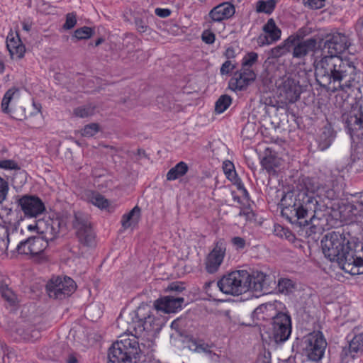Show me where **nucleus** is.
Instances as JSON below:
<instances>
[{
  "instance_id": "obj_1",
  "label": "nucleus",
  "mask_w": 363,
  "mask_h": 363,
  "mask_svg": "<svg viewBox=\"0 0 363 363\" xmlns=\"http://www.w3.org/2000/svg\"><path fill=\"white\" fill-rule=\"evenodd\" d=\"M304 186L305 189L298 193L293 205L287 202L288 198L291 199V194L282 197L281 203L284 207L281 215L291 223L298 222L300 226L304 227L309 224L315 225V221L324 219L329 211L327 204L318 201L314 194L317 193L318 196H323L329 200L335 199L337 195L333 189L320 184L314 179H306Z\"/></svg>"
},
{
  "instance_id": "obj_2",
  "label": "nucleus",
  "mask_w": 363,
  "mask_h": 363,
  "mask_svg": "<svg viewBox=\"0 0 363 363\" xmlns=\"http://www.w3.org/2000/svg\"><path fill=\"white\" fill-rule=\"evenodd\" d=\"M340 49L333 33L325 35L321 48V55L314 60L315 76L318 84L327 89L343 74L356 70L355 57H341Z\"/></svg>"
},
{
  "instance_id": "obj_3",
  "label": "nucleus",
  "mask_w": 363,
  "mask_h": 363,
  "mask_svg": "<svg viewBox=\"0 0 363 363\" xmlns=\"http://www.w3.org/2000/svg\"><path fill=\"white\" fill-rule=\"evenodd\" d=\"M141 349L135 338L123 337L109 348L107 363H136Z\"/></svg>"
},
{
  "instance_id": "obj_4",
  "label": "nucleus",
  "mask_w": 363,
  "mask_h": 363,
  "mask_svg": "<svg viewBox=\"0 0 363 363\" xmlns=\"http://www.w3.org/2000/svg\"><path fill=\"white\" fill-rule=\"evenodd\" d=\"M323 252L330 261H337L342 269L345 257L350 250L349 242L337 232L327 233L321 240Z\"/></svg>"
},
{
  "instance_id": "obj_5",
  "label": "nucleus",
  "mask_w": 363,
  "mask_h": 363,
  "mask_svg": "<svg viewBox=\"0 0 363 363\" xmlns=\"http://www.w3.org/2000/svg\"><path fill=\"white\" fill-rule=\"evenodd\" d=\"M217 286L224 294L239 295L249 290L250 273L246 270L234 271L224 275Z\"/></svg>"
},
{
  "instance_id": "obj_6",
  "label": "nucleus",
  "mask_w": 363,
  "mask_h": 363,
  "mask_svg": "<svg viewBox=\"0 0 363 363\" xmlns=\"http://www.w3.org/2000/svg\"><path fill=\"white\" fill-rule=\"evenodd\" d=\"M291 333V316L287 313L279 311L277 315L272 320L269 337L275 343H283L289 339Z\"/></svg>"
},
{
  "instance_id": "obj_7",
  "label": "nucleus",
  "mask_w": 363,
  "mask_h": 363,
  "mask_svg": "<svg viewBox=\"0 0 363 363\" xmlns=\"http://www.w3.org/2000/svg\"><path fill=\"white\" fill-rule=\"evenodd\" d=\"M74 281L68 277H52L46 285V290L50 298L65 299L70 296L76 290Z\"/></svg>"
},
{
  "instance_id": "obj_8",
  "label": "nucleus",
  "mask_w": 363,
  "mask_h": 363,
  "mask_svg": "<svg viewBox=\"0 0 363 363\" xmlns=\"http://www.w3.org/2000/svg\"><path fill=\"white\" fill-rule=\"evenodd\" d=\"M72 225L81 244L88 247L94 244L95 235L88 214L80 211L74 213Z\"/></svg>"
},
{
  "instance_id": "obj_9",
  "label": "nucleus",
  "mask_w": 363,
  "mask_h": 363,
  "mask_svg": "<svg viewBox=\"0 0 363 363\" xmlns=\"http://www.w3.org/2000/svg\"><path fill=\"white\" fill-rule=\"evenodd\" d=\"M355 66L356 70H351L350 73L343 74L344 75L337 78L326 90L331 92L347 91L352 88H357L361 83H363V65L359 60Z\"/></svg>"
},
{
  "instance_id": "obj_10",
  "label": "nucleus",
  "mask_w": 363,
  "mask_h": 363,
  "mask_svg": "<svg viewBox=\"0 0 363 363\" xmlns=\"http://www.w3.org/2000/svg\"><path fill=\"white\" fill-rule=\"evenodd\" d=\"M327 342L321 333H310L302 341L303 350L308 358L318 362L323 357Z\"/></svg>"
},
{
  "instance_id": "obj_11",
  "label": "nucleus",
  "mask_w": 363,
  "mask_h": 363,
  "mask_svg": "<svg viewBox=\"0 0 363 363\" xmlns=\"http://www.w3.org/2000/svg\"><path fill=\"white\" fill-rule=\"evenodd\" d=\"M141 311V308H139L138 311H133L128 314H121L118 318V324L121 325H127V328L125 330L126 332L131 334V337H129L128 335H121L120 340L123 337H126L127 338H135L136 341L138 342L137 340L138 336H141L143 333H145V328L143 327V318H139V312Z\"/></svg>"
},
{
  "instance_id": "obj_12",
  "label": "nucleus",
  "mask_w": 363,
  "mask_h": 363,
  "mask_svg": "<svg viewBox=\"0 0 363 363\" xmlns=\"http://www.w3.org/2000/svg\"><path fill=\"white\" fill-rule=\"evenodd\" d=\"M16 202L27 218H37L45 211V204L36 196L23 195L16 199Z\"/></svg>"
},
{
  "instance_id": "obj_13",
  "label": "nucleus",
  "mask_w": 363,
  "mask_h": 363,
  "mask_svg": "<svg viewBox=\"0 0 363 363\" xmlns=\"http://www.w3.org/2000/svg\"><path fill=\"white\" fill-rule=\"evenodd\" d=\"M342 118L351 137L360 139L363 143V112L361 108L352 107Z\"/></svg>"
},
{
  "instance_id": "obj_14",
  "label": "nucleus",
  "mask_w": 363,
  "mask_h": 363,
  "mask_svg": "<svg viewBox=\"0 0 363 363\" xmlns=\"http://www.w3.org/2000/svg\"><path fill=\"white\" fill-rule=\"evenodd\" d=\"M342 269L352 275L363 274V243L357 245L354 250L350 247L345 257Z\"/></svg>"
},
{
  "instance_id": "obj_15",
  "label": "nucleus",
  "mask_w": 363,
  "mask_h": 363,
  "mask_svg": "<svg viewBox=\"0 0 363 363\" xmlns=\"http://www.w3.org/2000/svg\"><path fill=\"white\" fill-rule=\"evenodd\" d=\"M48 242L43 237L38 235L21 240L16 246V250L19 254L35 256L43 252L48 247Z\"/></svg>"
},
{
  "instance_id": "obj_16",
  "label": "nucleus",
  "mask_w": 363,
  "mask_h": 363,
  "mask_svg": "<svg viewBox=\"0 0 363 363\" xmlns=\"http://www.w3.org/2000/svg\"><path fill=\"white\" fill-rule=\"evenodd\" d=\"M279 94L286 102L294 103L299 99L301 92L298 82L291 77H284L278 84Z\"/></svg>"
},
{
  "instance_id": "obj_17",
  "label": "nucleus",
  "mask_w": 363,
  "mask_h": 363,
  "mask_svg": "<svg viewBox=\"0 0 363 363\" xmlns=\"http://www.w3.org/2000/svg\"><path fill=\"white\" fill-rule=\"evenodd\" d=\"M281 303L278 301L269 302L259 305L252 313V318L256 324L261 321L272 320L279 313Z\"/></svg>"
},
{
  "instance_id": "obj_18",
  "label": "nucleus",
  "mask_w": 363,
  "mask_h": 363,
  "mask_svg": "<svg viewBox=\"0 0 363 363\" xmlns=\"http://www.w3.org/2000/svg\"><path fill=\"white\" fill-rule=\"evenodd\" d=\"M225 250V242L222 240H218L206 258V269L208 273L213 274L218 271L223 262Z\"/></svg>"
},
{
  "instance_id": "obj_19",
  "label": "nucleus",
  "mask_w": 363,
  "mask_h": 363,
  "mask_svg": "<svg viewBox=\"0 0 363 363\" xmlns=\"http://www.w3.org/2000/svg\"><path fill=\"white\" fill-rule=\"evenodd\" d=\"M21 218L13 223L10 222L6 228V235L4 237V242H5L4 248L1 250V253L5 252L9 250V247H16L17 245L21 241L25 240L23 238V229L19 228Z\"/></svg>"
},
{
  "instance_id": "obj_20",
  "label": "nucleus",
  "mask_w": 363,
  "mask_h": 363,
  "mask_svg": "<svg viewBox=\"0 0 363 363\" xmlns=\"http://www.w3.org/2000/svg\"><path fill=\"white\" fill-rule=\"evenodd\" d=\"M317 40L311 38L305 40H296L291 45V55L294 58L303 59L317 48Z\"/></svg>"
},
{
  "instance_id": "obj_21",
  "label": "nucleus",
  "mask_w": 363,
  "mask_h": 363,
  "mask_svg": "<svg viewBox=\"0 0 363 363\" xmlns=\"http://www.w3.org/2000/svg\"><path fill=\"white\" fill-rule=\"evenodd\" d=\"M363 352V333L355 335L349 342L348 347L342 349L340 357L342 363H348L350 359L355 358L359 353Z\"/></svg>"
},
{
  "instance_id": "obj_22",
  "label": "nucleus",
  "mask_w": 363,
  "mask_h": 363,
  "mask_svg": "<svg viewBox=\"0 0 363 363\" xmlns=\"http://www.w3.org/2000/svg\"><path fill=\"white\" fill-rule=\"evenodd\" d=\"M184 301V298L182 297L167 296L156 300L154 305L157 310L170 313L181 309Z\"/></svg>"
},
{
  "instance_id": "obj_23",
  "label": "nucleus",
  "mask_w": 363,
  "mask_h": 363,
  "mask_svg": "<svg viewBox=\"0 0 363 363\" xmlns=\"http://www.w3.org/2000/svg\"><path fill=\"white\" fill-rule=\"evenodd\" d=\"M235 13L234 5L228 1L223 2L213 8L209 12V16L214 22H220L230 18Z\"/></svg>"
},
{
  "instance_id": "obj_24",
  "label": "nucleus",
  "mask_w": 363,
  "mask_h": 363,
  "mask_svg": "<svg viewBox=\"0 0 363 363\" xmlns=\"http://www.w3.org/2000/svg\"><path fill=\"white\" fill-rule=\"evenodd\" d=\"M269 277L262 272L255 271L250 274V286L249 290L267 291L270 286Z\"/></svg>"
},
{
  "instance_id": "obj_25",
  "label": "nucleus",
  "mask_w": 363,
  "mask_h": 363,
  "mask_svg": "<svg viewBox=\"0 0 363 363\" xmlns=\"http://www.w3.org/2000/svg\"><path fill=\"white\" fill-rule=\"evenodd\" d=\"M65 224L60 219H51L45 223V228L42 230L43 235L42 237L49 241L54 240L59 235L61 230L65 228Z\"/></svg>"
},
{
  "instance_id": "obj_26",
  "label": "nucleus",
  "mask_w": 363,
  "mask_h": 363,
  "mask_svg": "<svg viewBox=\"0 0 363 363\" xmlns=\"http://www.w3.org/2000/svg\"><path fill=\"white\" fill-rule=\"evenodd\" d=\"M6 47L12 58L21 59L26 52L25 45L16 33V36L13 33H9L6 40Z\"/></svg>"
},
{
  "instance_id": "obj_27",
  "label": "nucleus",
  "mask_w": 363,
  "mask_h": 363,
  "mask_svg": "<svg viewBox=\"0 0 363 363\" xmlns=\"http://www.w3.org/2000/svg\"><path fill=\"white\" fill-rule=\"evenodd\" d=\"M189 347L192 351H194L195 352H198V353L203 352V353L208 355V357L212 360L218 359L219 357L218 354H216L215 352H213L211 350L212 345H211L208 343H206L203 340H194L191 342V345L189 346Z\"/></svg>"
},
{
  "instance_id": "obj_28",
  "label": "nucleus",
  "mask_w": 363,
  "mask_h": 363,
  "mask_svg": "<svg viewBox=\"0 0 363 363\" xmlns=\"http://www.w3.org/2000/svg\"><path fill=\"white\" fill-rule=\"evenodd\" d=\"M263 31L270 38V42H268L269 44L277 41L281 38V31L276 25L273 18H269L267 21V23L263 26Z\"/></svg>"
},
{
  "instance_id": "obj_29",
  "label": "nucleus",
  "mask_w": 363,
  "mask_h": 363,
  "mask_svg": "<svg viewBox=\"0 0 363 363\" xmlns=\"http://www.w3.org/2000/svg\"><path fill=\"white\" fill-rule=\"evenodd\" d=\"M189 170V167L184 162H179L171 168L167 174V181H174L184 176Z\"/></svg>"
},
{
  "instance_id": "obj_30",
  "label": "nucleus",
  "mask_w": 363,
  "mask_h": 363,
  "mask_svg": "<svg viewBox=\"0 0 363 363\" xmlns=\"http://www.w3.org/2000/svg\"><path fill=\"white\" fill-rule=\"evenodd\" d=\"M292 38H286L281 44L272 48L269 52V58H279L291 52Z\"/></svg>"
},
{
  "instance_id": "obj_31",
  "label": "nucleus",
  "mask_w": 363,
  "mask_h": 363,
  "mask_svg": "<svg viewBox=\"0 0 363 363\" xmlns=\"http://www.w3.org/2000/svg\"><path fill=\"white\" fill-rule=\"evenodd\" d=\"M333 139L334 136L330 129L327 128H323L317 140L318 148L321 151L325 150L330 146Z\"/></svg>"
},
{
  "instance_id": "obj_32",
  "label": "nucleus",
  "mask_w": 363,
  "mask_h": 363,
  "mask_svg": "<svg viewBox=\"0 0 363 363\" xmlns=\"http://www.w3.org/2000/svg\"><path fill=\"white\" fill-rule=\"evenodd\" d=\"M19 95V89L16 87H12L7 90L1 101V108L4 113H10L9 104L13 99H18Z\"/></svg>"
},
{
  "instance_id": "obj_33",
  "label": "nucleus",
  "mask_w": 363,
  "mask_h": 363,
  "mask_svg": "<svg viewBox=\"0 0 363 363\" xmlns=\"http://www.w3.org/2000/svg\"><path fill=\"white\" fill-rule=\"evenodd\" d=\"M140 214V208L135 206L128 213L125 214L122 217V226L126 229L131 226L133 223H137Z\"/></svg>"
},
{
  "instance_id": "obj_34",
  "label": "nucleus",
  "mask_w": 363,
  "mask_h": 363,
  "mask_svg": "<svg viewBox=\"0 0 363 363\" xmlns=\"http://www.w3.org/2000/svg\"><path fill=\"white\" fill-rule=\"evenodd\" d=\"M248 82L242 76L235 72L229 82V87L233 91H242L249 85Z\"/></svg>"
},
{
  "instance_id": "obj_35",
  "label": "nucleus",
  "mask_w": 363,
  "mask_h": 363,
  "mask_svg": "<svg viewBox=\"0 0 363 363\" xmlns=\"http://www.w3.org/2000/svg\"><path fill=\"white\" fill-rule=\"evenodd\" d=\"M277 4L275 0H259L256 3V11L271 14L274 11Z\"/></svg>"
},
{
  "instance_id": "obj_36",
  "label": "nucleus",
  "mask_w": 363,
  "mask_h": 363,
  "mask_svg": "<svg viewBox=\"0 0 363 363\" xmlns=\"http://www.w3.org/2000/svg\"><path fill=\"white\" fill-rule=\"evenodd\" d=\"M295 283L293 280L287 278H281L277 283V289L279 293L289 294L295 289Z\"/></svg>"
},
{
  "instance_id": "obj_37",
  "label": "nucleus",
  "mask_w": 363,
  "mask_h": 363,
  "mask_svg": "<svg viewBox=\"0 0 363 363\" xmlns=\"http://www.w3.org/2000/svg\"><path fill=\"white\" fill-rule=\"evenodd\" d=\"M0 292L2 298L11 306H14L18 302L17 296L7 284L3 283L0 284Z\"/></svg>"
},
{
  "instance_id": "obj_38",
  "label": "nucleus",
  "mask_w": 363,
  "mask_h": 363,
  "mask_svg": "<svg viewBox=\"0 0 363 363\" xmlns=\"http://www.w3.org/2000/svg\"><path fill=\"white\" fill-rule=\"evenodd\" d=\"M341 53L345 51L351 45L350 39L347 35L342 33H332Z\"/></svg>"
},
{
  "instance_id": "obj_39",
  "label": "nucleus",
  "mask_w": 363,
  "mask_h": 363,
  "mask_svg": "<svg viewBox=\"0 0 363 363\" xmlns=\"http://www.w3.org/2000/svg\"><path fill=\"white\" fill-rule=\"evenodd\" d=\"M232 99L230 96L224 94L220 96L215 104V111L220 114L223 113L231 104Z\"/></svg>"
},
{
  "instance_id": "obj_40",
  "label": "nucleus",
  "mask_w": 363,
  "mask_h": 363,
  "mask_svg": "<svg viewBox=\"0 0 363 363\" xmlns=\"http://www.w3.org/2000/svg\"><path fill=\"white\" fill-rule=\"evenodd\" d=\"M89 201L101 209L106 208L108 206V201L98 192L91 193Z\"/></svg>"
},
{
  "instance_id": "obj_41",
  "label": "nucleus",
  "mask_w": 363,
  "mask_h": 363,
  "mask_svg": "<svg viewBox=\"0 0 363 363\" xmlns=\"http://www.w3.org/2000/svg\"><path fill=\"white\" fill-rule=\"evenodd\" d=\"M94 106L91 105H86L79 106L74 109V115L79 118H86L94 115Z\"/></svg>"
},
{
  "instance_id": "obj_42",
  "label": "nucleus",
  "mask_w": 363,
  "mask_h": 363,
  "mask_svg": "<svg viewBox=\"0 0 363 363\" xmlns=\"http://www.w3.org/2000/svg\"><path fill=\"white\" fill-rule=\"evenodd\" d=\"M94 34V30L90 27L84 26L74 31V37L77 40L90 38Z\"/></svg>"
},
{
  "instance_id": "obj_43",
  "label": "nucleus",
  "mask_w": 363,
  "mask_h": 363,
  "mask_svg": "<svg viewBox=\"0 0 363 363\" xmlns=\"http://www.w3.org/2000/svg\"><path fill=\"white\" fill-rule=\"evenodd\" d=\"M312 33V30L308 27H303L297 30V32L288 37L291 39V43H294L296 40H304L303 38L310 35Z\"/></svg>"
},
{
  "instance_id": "obj_44",
  "label": "nucleus",
  "mask_w": 363,
  "mask_h": 363,
  "mask_svg": "<svg viewBox=\"0 0 363 363\" xmlns=\"http://www.w3.org/2000/svg\"><path fill=\"white\" fill-rule=\"evenodd\" d=\"M99 131V125L98 123H92L86 125L82 130V135L84 137H92Z\"/></svg>"
},
{
  "instance_id": "obj_45",
  "label": "nucleus",
  "mask_w": 363,
  "mask_h": 363,
  "mask_svg": "<svg viewBox=\"0 0 363 363\" xmlns=\"http://www.w3.org/2000/svg\"><path fill=\"white\" fill-rule=\"evenodd\" d=\"M257 53L255 52H249L243 57L242 62V67L246 68H252V65L257 62Z\"/></svg>"
},
{
  "instance_id": "obj_46",
  "label": "nucleus",
  "mask_w": 363,
  "mask_h": 363,
  "mask_svg": "<svg viewBox=\"0 0 363 363\" xmlns=\"http://www.w3.org/2000/svg\"><path fill=\"white\" fill-rule=\"evenodd\" d=\"M240 76H242L250 84L256 79V74L252 68H246L242 67L240 71L236 72Z\"/></svg>"
},
{
  "instance_id": "obj_47",
  "label": "nucleus",
  "mask_w": 363,
  "mask_h": 363,
  "mask_svg": "<svg viewBox=\"0 0 363 363\" xmlns=\"http://www.w3.org/2000/svg\"><path fill=\"white\" fill-rule=\"evenodd\" d=\"M264 168L269 172H275L274 167L278 165L276 159L273 157H266L262 161Z\"/></svg>"
},
{
  "instance_id": "obj_48",
  "label": "nucleus",
  "mask_w": 363,
  "mask_h": 363,
  "mask_svg": "<svg viewBox=\"0 0 363 363\" xmlns=\"http://www.w3.org/2000/svg\"><path fill=\"white\" fill-rule=\"evenodd\" d=\"M17 332L25 340H32L33 339H37L39 336V332L36 330L28 331V330H23L19 328L17 330Z\"/></svg>"
},
{
  "instance_id": "obj_49",
  "label": "nucleus",
  "mask_w": 363,
  "mask_h": 363,
  "mask_svg": "<svg viewBox=\"0 0 363 363\" xmlns=\"http://www.w3.org/2000/svg\"><path fill=\"white\" fill-rule=\"evenodd\" d=\"M77 23V16L74 13H69L66 15V21L63 25V28L69 30L74 27Z\"/></svg>"
},
{
  "instance_id": "obj_50",
  "label": "nucleus",
  "mask_w": 363,
  "mask_h": 363,
  "mask_svg": "<svg viewBox=\"0 0 363 363\" xmlns=\"http://www.w3.org/2000/svg\"><path fill=\"white\" fill-rule=\"evenodd\" d=\"M135 25L137 30L140 33H145L149 29L147 22L140 18H136L135 19Z\"/></svg>"
},
{
  "instance_id": "obj_51",
  "label": "nucleus",
  "mask_w": 363,
  "mask_h": 363,
  "mask_svg": "<svg viewBox=\"0 0 363 363\" xmlns=\"http://www.w3.org/2000/svg\"><path fill=\"white\" fill-rule=\"evenodd\" d=\"M154 318L150 315L143 318V327L145 332L150 333L155 330L153 326Z\"/></svg>"
},
{
  "instance_id": "obj_52",
  "label": "nucleus",
  "mask_w": 363,
  "mask_h": 363,
  "mask_svg": "<svg viewBox=\"0 0 363 363\" xmlns=\"http://www.w3.org/2000/svg\"><path fill=\"white\" fill-rule=\"evenodd\" d=\"M201 39L206 44H212L215 41L216 36L213 32L206 30L201 35Z\"/></svg>"
},
{
  "instance_id": "obj_53",
  "label": "nucleus",
  "mask_w": 363,
  "mask_h": 363,
  "mask_svg": "<svg viewBox=\"0 0 363 363\" xmlns=\"http://www.w3.org/2000/svg\"><path fill=\"white\" fill-rule=\"evenodd\" d=\"M325 0H303V4L306 6H308L311 9H320L324 4L323 2Z\"/></svg>"
},
{
  "instance_id": "obj_54",
  "label": "nucleus",
  "mask_w": 363,
  "mask_h": 363,
  "mask_svg": "<svg viewBox=\"0 0 363 363\" xmlns=\"http://www.w3.org/2000/svg\"><path fill=\"white\" fill-rule=\"evenodd\" d=\"M8 189L7 182L0 177V203L6 199Z\"/></svg>"
},
{
  "instance_id": "obj_55",
  "label": "nucleus",
  "mask_w": 363,
  "mask_h": 363,
  "mask_svg": "<svg viewBox=\"0 0 363 363\" xmlns=\"http://www.w3.org/2000/svg\"><path fill=\"white\" fill-rule=\"evenodd\" d=\"M0 167L6 169H18V164L13 160H6L0 161Z\"/></svg>"
},
{
  "instance_id": "obj_56",
  "label": "nucleus",
  "mask_w": 363,
  "mask_h": 363,
  "mask_svg": "<svg viewBox=\"0 0 363 363\" xmlns=\"http://www.w3.org/2000/svg\"><path fill=\"white\" fill-rule=\"evenodd\" d=\"M235 68V66L232 64L231 61L227 60L225 61L220 67V74H229L233 69Z\"/></svg>"
},
{
  "instance_id": "obj_57",
  "label": "nucleus",
  "mask_w": 363,
  "mask_h": 363,
  "mask_svg": "<svg viewBox=\"0 0 363 363\" xmlns=\"http://www.w3.org/2000/svg\"><path fill=\"white\" fill-rule=\"evenodd\" d=\"M223 171L228 177H230L234 172V164L230 161L223 162Z\"/></svg>"
},
{
  "instance_id": "obj_58",
  "label": "nucleus",
  "mask_w": 363,
  "mask_h": 363,
  "mask_svg": "<svg viewBox=\"0 0 363 363\" xmlns=\"http://www.w3.org/2000/svg\"><path fill=\"white\" fill-rule=\"evenodd\" d=\"M184 286H183V284L181 282H173L171 283L168 287L167 290L170 291H177V292H181L184 289Z\"/></svg>"
},
{
  "instance_id": "obj_59",
  "label": "nucleus",
  "mask_w": 363,
  "mask_h": 363,
  "mask_svg": "<svg viewBox=\"0 0 363 363\" xmlns=\"http://www.w3.org/2000/svg\"><path fill=\"white\" fill-rule=\"evenodd\" d=\"M232 243L237 249H243L245 247V240L240 237H234L232 238Z\"/></svg>"
},
{
  "instance_id": "obj_60",
  "label": "nucleus",
  "mask_w": 363,
  "mask_h": 363,
  "mask_svg": "<svg viewBox=\"0 0 363 363\" xmlns=\"http://www.w3.org/2000/svg\"><path fill=\"white\" fill-rule=\"evenodd\" d=\"M155 13L159 17L167 18L171 14V11L168 9L157 8Z\"/></svg>"
},
{
  "instance_id": "obj_61",
  "label": "nucleus",
  "mask_w": 363,
  "mask_h": 363,
  "mask_svg": "<svg viewBox=\"0 0 363 363\" xmlns=\"http://www.w3.org/2000/svg\"><path fill=\"white\" fill-rule=\"evenodd\" d=\"M240 216H245L247 220L250 219L253 216L252 211L250 208L241 209L238 214Z\"/></svg>"
},
{
  "instance_id": "obj_62",
  "label": "nucleus",
  "mask_w": 363,
  "mask_h": 363,
  "mask_svg": "<svg viewBox=\"0 0 363 363\" xmlns=\"http://www.w3.org/2000/svg\"><path fill=\"white\" fill-rule=\"evenodd\" d=\"M225 56L228 58H233L235 57V50L233 48H228L225 52Z\"/></svg>"
},
{
  "instance_id": "obj_63",
  "label": "nucleus",
  "mask_w": 363,
  "mask_h": 363,
  "mask_svg": "<svg viewBox=\"0 0 363 363\" xmlns=\"http://www.w3.org/2000/svg\"><path fill=\"white\" fill-rule=\"evenodd\" d=\"M179 322H180V320L179 319H177V320H174L171 324V328L172 329H174L176 331H177L179 333Z\"/></svg>"
},
{
  "instance_id": "obj_64",
  "label": "nucleus",
  "mask_w": 363,
  "mask_h": 363,
  "mask_svg": "<svg viewBox=\"0 0 363 363\" xmlns=\"http://www.w3.org/2000/svg\"><path fill=\"white\" fill-rule=\"evenodd\" d=\"M23 29L27 32L30 31L32 27V23L24 21L23 23Z\"/></svg>"
}]
</instances>
